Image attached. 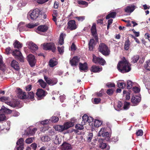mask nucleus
<instances>
[{
  "label": "nucleus",
  "mask_w": 150,
  "mask_h": 150,
  "mask_svg": "<svg viewBox=\"0 0 150 150\" xmlns=\"http://www.w3.org/2000/svg\"><path fill=\"white\" fill-rule=\"evenodd\" d=\"M139 59V56L138 55L134 56L132 58V62L134 63L137 62Z\"/></svg>",
  "instance_id": "79ce46f5"
},
{
  "label": "nucleus",
  "mask_w": 150,
  "mask_h": 150,
  "mask_svg": "<svg viewBox=\"0 0 150 150\" xmlns=\"http://www.w3.org/2000/svg\"><path fill=\"white\" fill-rule=\"evenodd\" d=\"M135 6L134 5H130L127 6L125 8V12L128 13L132 12L135 9Z\"/></svg>",
  "instance_id": "412c9836"
},
{
  "label": "nucleus",
  "mask_w": 150,
  "mask_h": 150,
  "mask_svg": "<svg viewBox=\"0 0 150 150\" xmlns=\"http://www.w3.org/2000/svg\"><path fill=\"white\" fill-rule=\"evenodd\" d=\"M102 123V122L101 121H100L98 120H95L94 125L96 127H98L100 126Z\"/></svg>",
  "instance_id": "58836bf2"
},
{
  "label": "nucleus",
  "mask_w": 150,
  "mask_h": 150,
  "mask_svg": "<svg viewBox=\"0 0 150 150\" xmlns=\"http://www.w3.org/2000/svg\"><path fill=\"white\" fill-rule=\"evenodd\" d=\"M100 147L102 149H105L106 150H109L110 148L109 146H107L106 144L103 143H101L100 144Z\"/></svg>",
  "instance_id": "c756f323"
},
{
  "label": "nucleus",
  "mask_w": 150,
  "mask_h": 150,
  "mask_svg": "<svg viewBox=\"0 0 150 150\" xmlns=\"http://www.w3.org/2000/svg\"><path fill=\"white\" fill-rule=\"evenodd\" d=\"M79 62V59L77 56L74 57L70 60V63L72 66H75L78 65Z\"/></svg>",
  "instance_id": "4468645a"
},
{
  "label": "nucleus",
  "mask_w": 150,
  "mask_h": 150,
  "mask_svg": "<svg viewBox=\"0 0 150 150\" xmlns=\"http://www.w3.org/2000/svg\"><path fill=\"white\" fill-rule=\"evenodd\" d=\"M28 97L29 98L32 99L34 98V93L33 92H29L28 93Z\"/></svg>",
  "instance_id": "de8ad7c7"
},
{
  "label": "nucleus",
  "mask_w": 150,
  "mask_h": 150,
  "mask_svg": "<svg viewBox=\"0 0 150 150\" xmlns=\"http://www.w3.org/2000/svg\"><path fill=\"white\" fill-rule=\"evenodd\" d=\"M51 139L47 136H45L42 137L41 139V140L43 142H48Z\"/></svg>",
  "instance_id": "a19ab883"
},
{
  "label": "nucleus",
  "mask_w": 150,
  "mask_h": 150,
  "mask_svg": "<svg viewBox=\"0 0 150 150\" xmlns=\"http://www.w3.org/2000/svg\"><path fill=\"white\" fill-rule=\"evenodd\" d=\"M53 141L54 143L56 144H60L59 138L57 135H55L52 138Z\"/></svg>",
  "instance_id": "473e14b6"
},
{
  "label": "nucleus",
  "mask_w": 150,
  "mask_h": 150,
  "mask_svg": "<svg viewBox=\"0 0 150 150\" xmlns=\"http://www.w3.org/2000/svg\"><path fill=\"white\" fill-rule=\"evenodd\" d=\"M88 119V117L86 115H84L82 117V121L81 124L83 125H85L86 123L87 122Z\"/></svg>",
  "instance_id": "f704fd0d"
},
{
  "label": "nucleus",
  "mask_w": 150,
  "mask_h": 150,
  "mask_svg": "<svg viewBox=\"0 0 150 150\" xmlns=\"http://www.w3.org/2000/svg\"><path fill=\"white\" fill-rule=\"evenodd\" d=\"M14 47L19 49L21 48L22 47V44L19 41L16 40L15 42L13 44Z\"/></svg>",
  "instance_id": "e433bc0d"
},
{
  "label": "nucleus",
  "mask_w": 150,
  "mask_h": 150,
  "mask_svg": "<svg viewBox=\"0 0 150 150\" xmlns=\"http://www.w3.org/2000/svg\"><path fill=\"white\" fill-rule=\"evenodd\" d=\"M143 133L142 130V129H139L136 132V134L137 136H141L142 135Z\"/></svg>",
  "instance_id": "4d7b16f0"
},
{
  "label": "nucleus",
  "mask_w": 150,
  "mask_h": 150,
  "mask_svg": "<svg viewBox=\"0 0 150 150\" xmlns=\"http://www.w3.org/2000/svg\"><path fill=\"white\" fill-rule=\"evenodd\" d=\"M84 125L78 124L75 125V128L81 130L83 128V125Z\"/></svg>",
  "instance_id": "49530a36"
},
{
  "label": "nucleus",
  "mask_w": 150,
  "mask_h": 150,
  "mask_svg": "<svg viewBox=\"0 0 150 150\" xmlns=\"http://www.w3.org/2000/svg\"><path fill=\"white\" fill-rule=\"evenodd\" d=\"M130 43V42L128 39L125 41L124 44V49L125 50H129Z\"/></svg>",
  "instance_id": "cd10ccee"
},
{
  "label": "nucleus",
  "mask_w": 150,
  "mask_h": 150,
  "mask_svg": "<svg viewBox=\"0 0 150 150\" xmlns=\"http://www.w3.org/2000/svg\"><path fill=\"white\" fill-rule=\"evenodd\" d=\"M141 100V98L138 96H133L131 98V101L134 104V105H137L139 103Z\"/></svg>",
  "instance_id": "dca6fc26"
},
{
  "label": "nucleus",
  "mask_w": 150,
  "mask_h": 150,
  "mask_svg": "<svg viewBox=\"0 0 150 150\" xmlns=\"http://www.w3.org/2000/svg\"><path fill=\"white\" fill-rule=\"evenodd\" d=\"M39 11L38 8L36 9L33 11H30L28 14V18L32 20H35L38 17L39 15Z\"/></svg>",
  "instance_id": "f03ea898"
},
{
  "label": "nucleus",
  "mask_w": 150,
  "mask_h": 150,
  "mask_svg": "<svg viewBox=\"0 0 150 150\" xmlns=\"http://www.w3.org/2000/svg\"><path fill=\"white\" fill-rule=\"evenodd\" d=\"M2 57L0 55V70L4 71L6 69V65L3 63Z\"/></svg>",
  "instance_id": "a878e982"
},
{
  "label": "nucleus",
  "mask_w": 150,
  "mask_h": 150,
  "mask_svg": "<svg viewBox=\"0 0 150 150\" xmlns=\"http://www.w3.org/2000/svg\"><path fill=\"white\" fill-rule=\"evenodd\" d=\"M105 129L104 128H102L99 131L98 134V136H102L103 134L105 132L104 131Z\"/></svg>",
  "instance_id": "864d4df0"
},
{
  "label": "nucleus",
  "mask_w": 150,
  "mask_h": 150,
  "mask_svg": "<svg viewBox=\"0 0 150 150\" xmlns=\"http://www.w3.org/2000/svg\"><path fill=\"white\" fill-rule=\"evenodd\" d=\"M24 23L23 22H21L18 24V29L19 30L21 31H22L26 30L25 28L26 27V26L23 25Z\"/></svg>",
  "instance_id": "b1692460"
},
{
  "label": "nucleus",
  "mask_w": 150,
  "mask_h": 150,
  "mask_svg": "<svg viewBox=\"0 0 150 150\" xmlns=\"http://www.w3.org/2000/svg\"><path fill=\"white\" fill-rule=\"evenodd\" d=\"M79 64V68L80 71H83L84 72L87 71L88 67L87 64L86 63H85L84 64L80 63Z\"/></svg>",
  "instance_id": "a211bd4d"
},
{
  "label": "nucleus",
  "mask_w": 150,
  "mask_h": 150,
  "mask_svg": "<svg viewBox=\"0 0 150 150\" xmlns=\"http://www.w3.org/2000/svg\"><path fill=\"white\" fill-rule=\"evenodd\" d=\"M133 91L135 93H139L140 91V89L137 87H134L133 88Z\"/></svg>",
  "instance_id": "69168bd1"
},
{
  "label": "nucleus",
  "mask_w": 150,
  "mask_h": 150,
  "mask_svg": "<svg viewBox=\"0 0 150 150\" xmlns=\"http://www.w3.org/2000/svg\"><path fill=\"white\" fill-rule=\"evenodd\" d=\"M129 105V103L127 102H126L124 104L123 108L124 110H127L128 108V106Z\"/></svg>",
  "instance_id": "052dcab7"
},
{
  "label": "nucleus",
  "mask_w": 150,
  "mask_h": 150,
  "mask_svg": "<svg viewBox=\"0 0 150 150\" xmlns=\"http://www.w3.org/2000/svg\"><path fill=\"white\" fill-rule=\"evenodd\" d=\"M132 82L131 81H128L127 83V88L128 89H130L132 86Z\"/></svg>",
  "instance_id": "c03bdc74"
},
{
  "label": "nucleus",
  "mask_w": 150,
  "mask_h": 150,
  "mask_svg": "<svg viewBox=\"0 0 150 150\" xmlns=\"http://www.w3.org/2000/svg\"><path fill=\"white\" fill-rule=\"evenodd\" d=\"M77 2L79 4L85 5L86 6H87L88 5L87 2L84 1L80 0L78 1Z\"/></svg>",
  "instance_id": "603ef678"
},
{
  "label": "nucleus",
  "mask_w": 150,
  "mask_h": 150,
  "mask_svg": "<svg viewBox=\"0 0 150 150\" xmlns=\"http://www.w3.org/2000/svg\"><path fill=\"white\" fill-rule=\"evenodd\" d=\"M24 140L23 138H21L18 140L16 143V144L17 146H24Z\"/></svg>",
  "instance_id": "ea45409f"
},
{
  "label": "nucleus",
  "mask_w": 150,
  "mask_h": 150,
  "mask_svg": "<svg viewBox=\"0 0 150 150\" xmlns=\"http://www.w3.org/2000/svg\"><path fill=\"white\" fill-rule=\"evenodd\" d=\"M12 54L15 58L21 62H24L23 57L19 50L16 49L12 52Z\"/></svg>",
  "instance_id": "20e7f679"
},
{
  "label": "nucleus",
  "mask_w": 150,
  "mask_h": 150,
  "mask_svg": "<svg viewBox=\"0 0 150 150\" xmlns=\"http://www.w3.org/2000/svg\"><path fill=\"white\" fill-rule=\"evenodd\" d=\"M106 86L108 88H110L112 87H114L115 86L114 83H107Z\"/></svg>",
  "instance_id": "e2e57ef3"
},
{
  "label": "nucleus",
  "mask_w": 150,
  "mask_h": 150,
  "mask_svg": "<svg viewBox=\"0 0 150 150\" xmlns=\"http://www.w3.org/2000/svg\"><path fill=\"white\" fill-rule=\"evenodd\" d=\"M5 118L6 116L4 114H0V121H4Z\"/></svg>",
  "instance_id": "680f3d73"
},
{
  "label": "nucleus",
  "mask_w": 150,
  "mask_h": 150,
  "mask_svg": "<svg viewBox=\"0 0 150 150\" xmlns=\"http://www.w3.org/2000/svg\"><path fill=\"white\" fill-rule=\"evenodd\" d=\"M43 48L44 50H51L53 52L55 51L56 49L54 43H47L44 44Z\"/></svg>",
  "instance_id": "39448f33"
},
{
  "label": "nucleus",
  "mask_w": 150,
  "mask_h": 150,
  "mask_svg": "<svg viewBox=\"0 0 150 150\" xmlns=\"http://www.w3.org/2000/svg\"><path fill=\"white\" fill-rule=\"evenodd\" d=\"M9 97H6L3 96L0 97V101L4 102L5 103L10 106L11 107L13 108H15L16 107V105L14 103H13L9 101Z\"/></svg>",
  "instance_id": "1a4fd4ad"
},
{
  "label": "nucleus",
  "mask_w": 150,
  "mask_h": 150,
  "mask_svg": "<svg viewBox=\"0 0 150 150\" xmlns=\"http://www.w3.org/2000/svg\"><path fill=\"white\" fill-rule=\"evenodd\" d=\"M101 100L100 98H95L94 99V101L95 104H97L99 103Z\"/></svg>",
  "instance_id": "774afa93"
},
{
  "label": "nucleus",
  "mask_w": 150,
  "mask_h": 150,
  "mask_svg": "<svg viewBox=\"0 0 150 150\" xmlns=\"http://www.w3.org/2000/svg\"><path fill=\"white\" fill-rule=\"evenodd\" d=\"M38 82L39 83V84L41 86L42 88H45L47 85V83L43 80L40 79L38 80Z\"/></svg>",
  "instance_id": "4c0bfd02"
},
{
  "label": "nucleus",
  "mask_w": 150,
  "mask_h": 150,
  "mask_svg": "<svg viewBox=\"0 0 150 150\" xmlns=\"http://www.w3.org/2000/svg\"><path fill=\"white\" fill-rule=\"evenodd\" d=\"M44 78L46 83L49 85L53 86L56 84L57 82V79L56 78L51 79L50 78L46 76H44Z\"/></svg>",
  "instance_id": "423d86ee"
},
{
  "label": "nucleus",
  "mask_w": 150,
  "mask_h": 150,
  "mask_svg": "<svg viewBox=\"0 0 150 150\" xmlns=\"http://www.w3.org/2000/svg\"><path fill=\"white\" fill-rule=\"evenodd\" d=\"M93 137L92 133H89L88 134V137H87L88 140V142H90L92 139Z\"/></svg>",
  "instance_id": "bf43d9fd"
},
{
  "label": "nucleus",
  "mask_w": 150,
  "mask_h": 150,
  "mask_svg": "<svg viewBox=\"0 0 150 150\" xmlns=\"http://www.w3.org/2000/svg\"><path fill=\"white\" fill-rule=\"evenodd\" d=\"M146 69L150 70V59L146 62V64L145 65Z\"/></svg>",
  "instance_id": "09e8293b"
},
{
  "label": "nucleus",
  "mask_w": 150,
  "mask_h": 150,
  "mask_svg": "<svg viewBox=\"0 0 150 150\" xmlns=\"http://www.w3.org/2000/svg\"><path fill=\"white\" fill-rule=\"evenodd\" d=\"M118 87L120 88H124L125 86V83H118Z\"/></svg>",
  "instance_id": "8fccbe9b"
},
{
  "label": "nucleus",
  "mask_w": 150,
  "mask_h": 150,
  "mask_svg": "<svg viewBox=\"0 0 150 150\" xmlns=\"http://www.w3.org/2000/svg\"><path fill=\"white\" fill-rule=\"evenodd\" d=\"M91 33L92 35L96 39L97 37V32L96 28V23H93L91 28Z\"/></svg>",
  "instance_id": "6ab92c4d"
},
{
  "label": "nucleus",
  "mask_w": 150,
  "mask_h": 150,
  "mask_svg": "<svg viewBox=\"0 0 150 150\" xmlns=\"http://www.w3.org/2000/svg\"><path fill=\"white\" fill-rule=\"evenodd\" d=\"M37 130V129L36 128H33L32 130H30L29 132V134L32 135H33L35 133V131H36Z\"/></svg>",
  "instance_id": "0e129e2a"
},
{
  "label": "nucleus",
  "mask_w": 150,
  "mask_h": 150,
  "mask_svg": "<svg viewBox=\"0 0 150 150\" xmlns=\"http://www.w3.org/2000/svg\"><path fill=\"white\" fill-rule=\"evenodd\" d=\"M74 125V122H69L65 123L63 125L65 130L67 129L70 127H72Z\"/></svg>",
  "instance_id": "5701e85b"
},
{
  "label": "nucleus",
  "mask_w": 150,
  "mask_h": 150,
  "mask_svg": "<svg viewBox=\"0 0 150 150\" xmlns=\"http://www.w3.org/2000/svg\"><path fill=\"white\" fill-rule=\"evenodd\" d=\"M116 12H110V13L106 16V19H108L110 18H114L116 16Z\"/></svg>",
  "instance_id": "c85d7f7f"
},
{
  "label": "nucleus",
  "mask_w": 150,
  "mask_h": 150,
  "mask_svg": "<svg viewBox=\"0 0 150 150\" xmlns=\"http://www.w3.org/2000/svg\"><path fill=\"white\" fill-rule=\"evenodd\" d=\"M102 70L101 67H99L96 66H93L91 67V70L94 72H99L101 71Z\"/></svg>",
  "instance_id": "4be33fe9"
},
{
  "label": "nucleus",
  "mask_w": 150,
  "mask_h": 150,
  "mask_svg": "<svg viewBox=\"0 0 150 150\" xmlns=\"http://www.w3.org/2000/svg\"><path fill=\"white\" fill-rule=\"evenodd\" d=\"M11 67L16 70H18L19 69V66L18 62L16 60H13L11 62Z\"/></svg>",
  "instance_id": "aec40b11"
},
{
  "label": "nucleus",
  "mask_w": 150,
  "mask_h": 150,
  "mask_svg": "<svg viewBox=\"0 0 150 150\" xmlns=\"http://www.w3.org/2000/svg\"><path fill=\"white\" fill-rule=\"evenodd\" d=\"M34 138L33 137L29 138L25 140V142L27 144H30L31 143Z\"/></svg>",
  "instance_id": "3c124183"
},
{
  "label": "nucleus",
  "mask_w": 150,
  "mask_h": 150,
  "mask_svg": "<svg viewBox=\"0 0 150 150\" xmlns=\"http://www.w3.org/2000/svg\"><path fill=\"white\" fill-rule=\"evenodd\" d=\"M71 149V145L66 142H64L62 145V150H70Z\"/></svg>",
  "instance_id": "2eb2a0df"
},
{
  "label": "nucleus",
  "mask_w": 150,
  "mask_h": 150,
  "mask_svg": "<svg viewBox=\"0 0 150 150\" xmlns=\"http://www.w3.org/2000/svg\"><path fill=\"white\" fill-rule=\"evenodd\" d=\"M64 47L62 46L61 47H60L59 46L57 48L60 54L63 53L64 51Z\"/></svg>",
  "instance_id": "13d9d810"
},
{
  "label": "nucleus",
  "mask_w": 150,
  "mask_h": 150,
  "mask_svg": "<svg viewBox=\"0 0 150 150\" xmlns=\"http://www.w3.org/2000/svg\"><path fill=\"white\" fill-rule=\"evenodd\" d=\"M99 51L103 54L108 55L109 54V51L107 46L104 43H100L98 47Z\"/></svg>",
  "instance_id": "7ed1b4c3"
},
{
  "label": "nucleus",
  "mask_w": 150,
  "mask_h": 150,
  "mask_svg": "<svg viewBox=\"0 0 150 150\" xmlns=\"http://www.w3.org/2000/svg\"><path fill=\"white\" fill-rule=\"evenodd\" d=\"M59 120V119L58 117L55 116H52L51 119L50 120H51L52 122H56L58 121Z\"/></svg>",
  "instance_id": "a18cd8bd"
},
{
  "label": "nucleus",
  "mask_w": 150,
  "mask_h": 150,
  "mask_svg": "<svg viewBox=\"0 0 150 150\" xmlns=\"http://www.w3.org/2000/svg\"><path fill=\"white\" fill-rule=\"evenodd\" d=\"M76 18L78 20V21H82L85 19V17L84 16H80L79 17H76Z\"/></svg>",
  "instance_id": "6e6d98bb"
},
{
  "label": "nucleus",
  "mask_w": 150,
  "mask_h": 150,
  "mask_svg": "<svg viewBox=\"0 0 150 150\" xmlns=\"http://www.w3.org/2000/svg\"><path fill=\"white\" fill-rule=\"evenodd\" d=\"M55 133L54 132V129H51L49 131V135L50 136H54Z\"/></svg>",
  "instance_id": "5fc2aeb1"
},
{
  "label": "nucleus",
  "mask_w": 150,
  "mask_h": 150,
  "mask_svg": "<svg viewBox=\"0 0 150 150\" xmlns=\"http://www.w3.org/2000/svg\"><path fill=\"white\" fill-rule=\"evenodd\" d=\"M27 59L31 67L35 66L36 62V60L34 56L30 54L27 57Z\"/></svg>",
  "instance_id": "6e6552de"
},
{
  "label": "nucleus",
  "mask_w": 150,
  "mask_h": 150,
  "mask_svg": "<svg viewBox=\"0 0 150 150\" xmlns=\"http://www.w3.org/2000/svg\"><path fill=\"white\" fill-rule=\"evenodd\" d=\"M48 29V27L45 25H42L38 27L36 32L41 35H43V33L46 32Z\"/></svg>",
  "instance_id": "0eeeda50"
},
{
  "label": "nucleus",
  "mask_w": 150,
  "mask_h": 150,
  "mask_svg": "<svg viewBox=\"0 0 150 150\" xmlns=\"http://www.w3.org/2000/svg\"><path fill=\"white\" fill-rule=\"evenodd\" d=\"M17 96L19 98L25 99L27 98L26 93L24 92H23L22 90L20 88H17Z\"/></svg>",
  "instance_id": "f8f14e48"
},
{
  "label": "nucleus",
  "mask_w": 150,
  "mask_h": 150,
  "mask_svg": "<svg viewBox=\"0 0 150 150\" xmlns=\"http://www.w3.org/2000/svg\"><path fill=\"white\" fill-rule=\"evenodd\" d=\"M122 104L120 101H118L117 104L116 106H114L115 110L117 111H119L121 110V108L122 107Z\"/></svg>",
  "instance_id": "2f4dec72"
},
{
  "label": "nucleus",
  "mask_w": 150,
  "mask_h": 150,
  "mask_svg": "<svg viewBox=\"0 0 150 150\" xmlns=\"http://www.w3.org/2000/svg\"><path fill=\"white\" fill-rule=\"evenodd\" d=\"M117 68L119 71L123 73L128 72L131 69L130 64L125 59L118 63Z\"/></svg>",
  "instance_id": "f257e3e1"
},
{
  "label": "nucleus",
  "mask_w": 150,
  "mask_h": 150,
  "mask_svg": "<svg viewBox=\"0 0 150 150\" xmlns=\"http://www.w3.org/2000/svg\"><path fill=\"white\" fill-rule=\"evenodd\" d=\"M28 47L33 51H36L38 49L37 46L32 42H28L27 43Z\"/></svg>",
  "instance_id": "ddd939ff"
},
{
  "label": "nucleus",
  "mask_w": 150,
  "mask_h": 150,
  "mask_svg": "<svg viewBox=\"0 0 150 150\" xmlns=\"http://www.w3.org/2000/svg\"><path fill=\"white\" fill-rule=\"evenodd\" d=\"M94 45V40L93 39L90 40L88 43L89 49L90 50L92 51L93 50Z\"/></svg>",
  "instance_id": "393cba45"
},
{
  "label": "nucleus",
  "mask_w": 150,
  "mask_h": 150,
  "mask_svg": "<svg viewBox=\"0 0 150 150\" xmlns=\"http://www.w3.org/2000/svg\"><path fill=\"white\" fill-rule=\"evenodd\" d=\"M106 92L108 95H111L112 94L113 90L112 89H109Z\"/></svg>",
  "instance_id": "338daca9"
},
{
  "label": "nucleus",
  "mask_w": 150,
  "mask_h": 150,
  "mask_svg": "<svg viewBox=\"0 0 150 150\" xmlns=\"http://www.w3.org/2000/svg\"><path fill=\"white\" fill-rule=\"evenodd\" d=\"M38 24L37 23H35L34 24L31 23H29L26 26V27H27L28 28H34L35 27L38 25Z\"/></svg>",
  "instance_id": "37998d69"
},
{
  "label": "nucleus",
  "mask_w": 150,
  "mask_h": 150,
  "mask_svg": "<svg viewBox=\"0 0 150 150\" xmlns=\"http://www.w3.org/2000/svg\"><path fill=\"white\" fill-rule=\"evenodd\" d=\"M66 35L64 33L61 34L60 36L58 42L59 44L60 45H62L64 43V38L65 37Z\"/></svg>",
  "instance_id": "bb28decb"
},
{
  "label": "nucleus",
  "mask_w": 150,
  "mask_h": 150,
  "mask_svg": "<svg viewBox=\"0 0 150 150\" xmlns=\"http://www.w3.org/2000/svg\"><path fill=\"white\" fill-rule=\"evenodd\" d=\"M57 64V61L54 59H51L49 62V65L51 67H53L56 66Z\"/></svg>",
  "instance_id": "72a5a7b5"
},
{
  "label": "nucleus",
  "mask_w": 150,
  "mask_h": 150,
  "mask_svg": "<svg viewBox=\"0 0 150 150\" xmlns=\"http://www.w3.org/2000/svg\"><path fill=\"white\" fill-rule=\"evenodd\" d=\"M54 128L56 130L63 131L65 130L64 126L62 125H57L54 127Z\"/></svg>",
  "instance_id": "7c9ffc66"
},
{
  "label": "nucleus",
  "mask_w": 150,
  "mask_h": 150,
  "mask_svg": "<svg viewBox=\"0 0 150 150\" xmlns=\"http://www.w3.org/2000/svg\"><path fill=\"white\" fill-rule=\"evenodd\" d=\"M68 28L71 30L76 29V26L75 24V22L74 20L70 21L68 23Z\"/></svg>",
  "instance_id": "f3484780"
},
{
  "label": "nucleus",
  "mask_w": 150,
  "mask_h": 150,
  "mask_svg": "<svg viewBox=\"0 0 150 150\" xmlns=\"http://www.w3.org/2000/svg\"><path fill=\"white\" fill-rule=\"evenodd\" d=\"M93 61L95 63H99L102 65H103L105 62L103 58L94 55L93 56Z\"/></svg>",
  "instance_id": "9d476101"
},
{
  "label": "nucleus",
  "mask_w": 150,
  "mask_h": 150,
  "mask_svg": "<svg viewBox=\"0 0 150 150\" xmlns=\"http://www.w3.org/2000/svg\"><path fill=\"white\" fill-rule=\"evenodd\" d=\"M36 95L37 96L38 100H40L42 99L46 95V92L41 89H38L36 93Z\"/></svg>",
  "instance_id": "9b49d317"
},
{
  "label": "nucleus",
  "mask_w": 150,
  "mask_h": 150,
  "mask_svg": "<svg viewBox=\"0 0 150 150\" xmlns=\"http://www.w3.org/2000/svg\"><path fill=\"white\" fill-rule=\"evenodd\" d=\"M3 110V111L5 113H11L12 112V111L11 110L5 107L4 106H3L1 108V110Z\"/></svg>",
  "instance_id": "c9c22d12"
}]
</instances>
